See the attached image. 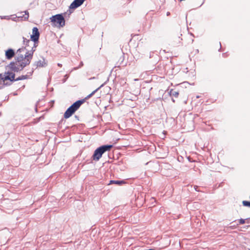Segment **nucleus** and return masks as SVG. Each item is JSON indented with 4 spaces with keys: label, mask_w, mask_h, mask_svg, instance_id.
Returning <instances> with one entry per match:
<instances>
[{
    "label": "nucleus",
    "mask_w": 250,
    "mask_h": 250,
    "mask_svg": "<svg viewBox=\"0 0 250 250\" xmlns=\"http://www.w3.org/2000/svg\"><path fill=\"white\" fill-rule=\"evenodd\" d=\"M29 45H26L24 47L19 48L16 52V60L20 63H27L29 64L31 60L33 57V52L35 51V43H33V46L32 47L31 50H29L27 47Z\"/></svg>",
    "instance_id": "f257e3e1"
},
{
    "label": "nucleus",
    "mask_w": 250,
    "mask_h": 250,
    "mask_svg": "<svg viewBox=\"0 0 250 250\" xmlns=\"http://www.w3.org/2000/svg\"><path fill=\"white\" fill-rule=\"evenodd\" d=\"M112 147V145H104L97 148L92 155L93 160L98 161L102 157V155L106 151H109Z\"/></svg>",
    "instance_id": "f03ea898"
},
{
    "label": "nucleus",
    "mask_w": 250,
    "mask_h": 250,
    "mask_svg": "<svg viewBox=\"0 0 250 250\" xmlns=\"http://www.w3.org/2000/svg\"><path fill=\"white\" fill-rule=\"evenodd\" d=\"M40 36V33L39 32V30L37 27H34L32 29V35H31V41H30L29 40H27L24 37L23 38V42L24 44L26 45H30V44H32L33 45V43L35 44V42H37L39 40ZM36 46H35V48Z\"/></svg>",
    "instance_id": "7ed1b4c3"
},
{
    "label": "nucleus",
    "mask_w": 250,
    "mask_h": 250,
    "mask_svg": "<svg viewBox=\"0 0 250 250\" xmlns=\"http://www.w3.org/2000/svg\"><path fill=\"white\" fill-rule=\"evenodd\" d=\"M50 20L57 26L63 27L65 25L64 19L61 14H57L52 16L50 18Z\"/></svg>",
    "instance_id": "20e7f679"
},
{
    "label": "nucleus",
    "mask_w": 250,
    "mask_h": 250,
    "mask_svg": "<svg viewBox=\"0 0 250 250\" xmlns=\"http://www.w3.org/2000/svg\"><path fill=\"white\" fill-rule=\"evenodd\" d=\"M26 65H27V63H22V64L16 60L15 62H11L8 67L14 72H18L22 70Z\"/></svg>",
    "instance_id": "39448f33"
},
{
    "label": "nucleus",
    "mask_w": 250,
    "mask_h": 250,
    "mask_svg": "<svg viewBox=\"0 0 250 250\" xmlns=\"http://www.w3.org/2000/svg\"><path fill=\"white\" fill-rule=\"evenodd\" d=\"M15 74L12 72L8 71L5 72L3 75V77H1V79L5 81L6 80H10L11 82L16 81L15 79Z\"/></svg>",
    "instance_id": "423d86ee"
},
{
    "label": "nucleus",
    "mask_w": 250,
    "mask_h": 250,
    "mask_svg": "<svg viewBox=\"0 0 250 250\" xmlns=\"http://www.w3.org/2000/svg\"><path fill=\"white\" fill-rule=\"evenodd\" d=\"M84 102L83 100H79L74 103L72 105H71L68 109L72 112L74 113Z\"/></svg>",
    "instance_id": "0eeeda50"
},
{
    "label": "nucleus",
    "mask_w": 250,
    "mask_h": 250,
    "mask_svg": "<svg viewBox=\"0 0 250 250\" xmlns=\"http://www.w3.org/2000/svg\"><path fill=\"white\" fill-rule=\"evenodd\" d=\"M85 0H74L70 4L69 8L70 9H75L81 5Z\"/></svg>",
    "instance_id": "6e6552de"
},
{
    "label": "nucleus",
    "mask_w": 250,
    "mask_h": 250,
    "mask_svg": "<svg viewBox=\"0 0 250 250\" xmlns=\"http://www.w3.org/2000/svg\"><path fill=\"white\" fill-rule=\"evenodd\" d=\"M47 63L45 61V59L44 58H42V59L35 62L34 63V65H35L37 67H45L47 65Z\"/></svg>",
    "instance_id": "1a4fd4ad"
},
{
    "label": "nucleus",
    "mask_w": 250,
    "mask_h": 250,
    "mask_svg": "<svg viewBox=\"0 0 250 250\" xmlns=\"http://www.w3.org/2000/svg\"><path fill=\"white\" fill-rule=\"evenodd\" d=\"M15 55V52L12 49H9L5 52V56L8 60H10Z\"/></svg>",
    "instance_id": "9d476101"
},
{
    "label": "nucleus",
    "mask_w": 250,
    "mask_h": 250,
    "mask_svg": "<svg viewBox=\"0 0 250 250\" xmlns=\"http://www.w3.org/2000/svg\"><path fill=\"white\" fill-rule=\"evenodd\" d=\"M73 113H74L72 112V111H70V109L68 108L64 113V117L65 119H67L69 118L70 116H71Z\"/></svg>",
    "instance_id": "9b49d317"
},
{
    "label": "nucleus",
    "mask_w": 250,
    "mask_h": 250,
    "mask_svg": "<svg viewBox=\"0 0 250 250\" xmlns=\"http://www.w3.org/2000/svg\"><path fill=\"white\" fill-rule=\"evenodd\" d=\"M169 95L171 96H173L175 98H177L179 95V92L177 91H174L172 89H171L169 92Z\"/></svg>",
    "instance_id": "f8f14e48"
},
{
    "label": "nucleus",
    "mask_w": 250,
    "mask_h": 250,
    "mask_svg": "<svg viewBox=\"0 0 250 250\" xmlns=\"http://www.w3.org/2000/svg\"><path fill=\"white\" fill-rule=\"evenodd\" d=\"M23 13H24V15L22 16H19V17H21L22 18H23L24 20H27L29 18V13L27 11H25L23 12ZM22 13V12L21 13Z\"/></svg>",
    "instance_id": "ddd939ff"
},
{
    "label": "nucleus",
    "mask_w": 250,
    "mask_h": 250,
    "mask_svg": "<svg viewBox=\"0 0 250 250\" xmlns=\"http://www.w3.org/2000/svg\"><path fill=\"white\" fill-rule=\"evenodd\" d=\"M103 86V84L101 85L99 87L97 88L96 90H94L91 94L88 95L86 97V99H89L91 97H92L102 86Z\"/></svg>",
    "instance_id": "4468645a"
},
{
    "label": "nucleus",
    "mask_w": 250,
    "mask_h": 250,
    "mask_svg": "<svg viewBox=\"0 0 250 250\" xmlns=\"http://www.w3.org/2000/svg\"><path fill=\"white\" fill-rule=\"evenodd\" d=\"M27 78V75H22V76L17 78V79H16V81H19V80H24V79H26Z\"/></svg>",
    "instance_id": "2eb2a0df"
},
{
    "label": "nucleus",
    "mask_w": 250,
    "mask_h": 250,
    "mask_svg": "<svg viewBox=\"0 0 250 250\" xmlns=\"http://www.w3.org/2000/svg\"><path fill=\"white\" fill-rule=\"evenodd\" d=\"M123 182L122 181H113V180H111L110 181V184H118V185H120L122 183H123Z\"/></svg>",
    "instance_id": "dca6fc26"
},
{
    "label": "nucleus",
    "mask_w": 250,
    "mask_h": 250,
    "mask_svg": "<svg viewBox=\"0 0 250 250\" xmlns=\"http://www.w3.org/2000/svg\"><path fill=\"white\" fill-rule=\"evenodd\" d=\"M242 204H243V206H244L250 207V202L247 201H243L242 202Z\"/></svg>",
    "instance_id": "f3484780"
},
{
    "label": "nucleus",
    "mask_w": 250,
    "mask_h": 250,
    "mask_svg": "<svg viewBox=\"0 0 250 250\" xmlns=\"http://www.w3.org/2000/svg\"><path fill=\"white\" fill-rule=\"evenodd\" d=\"M245 221H246L245 219H240L239 220V224H244L245 223Z\"/></svg>",
    "instance_id": "a211bd4d"
},
{
    "label": "nucleus",
    "mask_w": 250,
    "mask_h": 250,
    "mask_svg": "<svg viewBox=\"0 0 250 250\" xmlns=\"http://www.w3.org/2000/svg\"><path fill=\"white\" fill-rule=\"evenodd\" d=\"M58 65L59 66H60V67H61V66H62V64H61V63H58Z\"/></svg>",
    "instance_id": "6ab92c4d"
},
{
    "label": "nucleus",
    "mask_w": 250,
    "mask_h": 250,
    "mask_svg": "<svg viewBox=\"0 0 250 250\" xmlns=\"http://www.w3.org/2000/svg\"><path fill=\"white\" fill-rule=\"evenodd\" d=\"M169 14H170V13L169 12H167V16H168Z\"/></svg>",
    "instance_id": "aec40b11"
},
{
    "label": "nucleus",
    "mask_w": 250,
    "mask_h": 250,
    "mask_svg": "<svg viewBox=\"0 0 250 250\" xmlns=\"http://www.w3.org/2000/svg\"><path fill=\"white\" fill-rule=\"evenodd\" d=\"M94 78H95V77H93V78H90V79H93Z\"/></svg>",
    "instance_id": "412c9836"
}]
</instances>
